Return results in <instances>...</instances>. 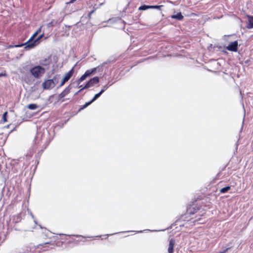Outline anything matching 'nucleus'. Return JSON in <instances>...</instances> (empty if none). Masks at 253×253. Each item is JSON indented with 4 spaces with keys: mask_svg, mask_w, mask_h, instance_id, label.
I'll use <instances>...</instances> for the list:
<instances>
[{
    "mask_svg": "<svg viewBox=\"0 0 253 253\" xmlns=\"http://www.w3.org/2000/svg\"><path fill=\"white\" fill-rule=\"evenodd\" d=\"M30 73L35 78L39 79L45 73V69L42 67L38 65L32 68Z\"/></svg>",
    "mask_w": 253,
    "mask_h": 253,
    "instance_id": "f257e3e1",
    "label": "nucleus"
},
{
    "mask_svg": "<svg viewBox=\"0 0 253 253\" xmlns=\"http://www.w3.org/2000/svg\"><path fill=\"white\" fill-rule=\"evenodd\" d=\"M38 33L35 32L32 36L29 39V40L24 43V45H25V48H33L37 45V39L34 40L35 37L37 36Z\"/></svg>",
    "mask_w": 253,
    "mask_h": 253,
    "instance_id": "f03ea898",
    "label": "nucleus"
},
{
    "mask_svg": "<svg viewBox=\"0 0 253 253\" xmlns=\"http://www.w3.org/2000/svg\"><path fill=\"white\" fill-rule=\"evenodd\" d=\"M97 70V68H93L90 70H86L84 74H83L78 80V84H80L82 81L84 80L86 78L91 76L93 75Z\"/></svg>",
    "mask_w": 253,
    "mask_h": 253,
    "instance_id": "7ed1b4c3",
    "label": "nucleus"
},
{
    "mask_svg": "<svg viewBox=\"0 0 253 253\" xmlns=\"http://www.w3.org/2000/svg\"><path fill=\"white\" fill-rule=\"evenodd\" d=\"M55 78L56 77L55 76L53 79L47 80L44 82L42 84L43 89H50L51 88L54 87L55 85V83L54 81V80L56 81Z\"/></svg>",
    "mask_w": 253,
    "mask_h": 253,
    "instance_id": "20e7f679",
    "label": "nucleus"
},
{
    "mask_svg": "<svg viewBox=\"0 0 253 253\" xmlns=\"http://www.w3.org/2000/svg\"><path fill=\"white\" fill-rule=\"evenodd\" d=\"M105 91V89H101V91L96 94L93 98L89 102H86L79 110V111H81L82 110H83L84 109L87 107L88 106H89L90 104H91L93 102H94L96 99H97Z\"/></svg>",
    "mask_w": 253,
    "mask_h": 253,
    "instance_id": "39448f33",
    "label": "nucleus"
},
{
    "mask_svg": "<svg viewBox=\"0 0 253 253\" xmlns=\"http://www.w3.org/2000/svg\"><path fill=\"white\" fill-rule=\"evenodd\" d=\"M200 210V209L198 208L196 205H191L187 209V212L188 214H189L190 215H194L195 214H196V215L195 216V218L197 217V214L199 212Z\"/></svg>",
    "mask_w": 253,
    "mask_h": 253,
    "instance_id": "423d86ee",
    "label": "nucleus"
},
{
    "mask_svg": "<svg viewBox=\"0 0 253 253\" xmlns=\"http://www.w3.org/2000/svg\"><path fill=\"white\" fill-rule=\"evenodd\" d=\"M99 79L98 77H95L90 79L89 81L85 84V88H89L91 86H92L95 84H97L99 83Z\"/></svg>",
    "mask_w": 253,
    "mask_h": 253,
    "instance_id": "0eeeda50",
    "label": "nucleus"
},
{
    "mask_svg": "<svg viewBox=\"0 0 253 253\" xmlns=\"http://www.w3.org/2000/svg\"><path fill=\"white\" fill-rule=\"evenodd\" d=\"M226 49L229 51H237L238 50V42L234 41L230 43L227 47Z\"/></svg>",
    "mask_w": 253,
    "mask_h": 253,
    "instance_id": "6e6552de",
    "label": "nucleus"
},
{
    "mask_svg": "<svg viewBox=\"0 0 253 253\" xmlns=\"http://www.w3.org/2000/svg\"><path fill=\"white\" fill-rule=\"evenodd\" d=\"M75 66L67 73H66L63 79L68 82L74 73Z\"/></svg>",
    "mask_w": 253,
    "mask_h": 253,
    "instance_id": "1a4fd4ad",
    "label": "nucleus"
},
{
    "mask_svg": "<svg viewBox=\"0 0 253 253\" xmlns=\"http://www.w3.org/2000/svg\"><path fill=\"white\" fill-rule=\"evenodd\" d=\"M71 89V87L70 85H69L68 86L66 87L63 91H62L60 94H59V96L60 98H64L65 96H66L69 92Z\"/></svg>",
    "mask_w": 253,
    "mask_h": 253,
    "instance_id": "9d476101",
    "label": "nucleus"
},
{
    "mask_svg": "<svg viewBox=\"0 0 253 253\" xmlns=\"http://www.w3.org/2000/svg\"><path fill=\"white\" fill-rule=\"evenodd\" d=\"M175 244V240L171 239L169 242L168 252L169 253H173L174 252V246Z\"/></svg>",
    "mask_w": 253,
    "mask_h": 253,
    "instance_id": "9b49d317",
    "label": "nucleus"
},
{
    "mask_svg": "<svg viewBox=\"0 0 253 253\" xmlns=\"http://www.w3.org/2000/svg\"><path fill=\"white\" fill-rule=\"evenodd\" d=\"M247 27L249 29H252L253 28V16H248V23Z\"/></svg>",
    "mask_w": 253,
    "mask_h": 253,
    "instance_id": "f8f14e48",
    "label": "nucleus"
},
{
    "mask_svg": "<svg viewBox=\"0 0 253 253\" xmlns=\"http://www.w3.org/2000/svg\"><path fill=\"white\" fill-rule=\"evenodd\" d=\"M171 17L173 19H175L178 20H182L184 18L181 12H178L176 15H173Z\"/></svg>",
    "mask_w": 253,
    "mask_h": 253,
    "instance_id": "ddd939ff",
    "label": "nucleus"
},
{
    "mask_svg": "<svg viewBox=\"0 0 253 253\" xmlns=\"http://www.w3.org/2000/svg\"><path fill=\"white\" fill-rule=\"evenodd\" d=\"M38 106L36 104H30L27 106V108L30 110H35L38 108Z\"/></svg>",
    "mask_w": 253,
    "mask_h": 253,
    "instance_id": "4468645a",
    "label": "nucleus"
},
{
    "mask_svg": "<svg viewBox=\"0 0 253 253\" xmlns=\"http://www.w3.org/2000/svg\"><path fill=\"white\" fill-rule=\"evenodd\" d=\"M231 189V187L229 186H226L225 187L222 188L220 190V192L221 193H225L229 190Z\"/></svg>",
    "mask_w": 253,
    "mask_h": 253,
    "instance_id": "2eb2a0df",
    "label": "nucleus"
},
{
    "mask_svg": "<svg viewBox=\"0 0 253 253\" xmlns=\"http://www.w3.org/2000/svg\"><path fill=\"white\" fill-rule=\"evenodd\" d=\"M23 45H24V43H22L20 44L9 45L6 46V48L8 49L13 47H20L23 46Z\"/></svg>",
    "mask_w": 253,
    "mask_h": 253,
    "instance_id": "dca6fc26",
    "label": "nucleus"
},
{
    "mask_svg": "<svg viewBox=\"0 0 253 253\" xmlns=\"http://www.w3.org/2000/svg\"><path fill=\"white\" fill-rule=\"evenodd\" d=\"M148 9H150V5H143L139 7V10H145Z\"/></svg>",
    "mask_w": 253,
    "mask_h": 253,
    "instance_id": "f3484780",
    "label": "nucleus"
},
{
    "mask_svg": "<svg viewBox=\"0 0 253 253\" xmlns=\"http://www.w3.org/2000/svg\"><path fill=\"white\" fill-rule=\"evenodd\" d=\"M52 245V246H54L53 244H52L50 242H46V243H44L43 244H40L38 245V247H47V245Z\"/></svg>",
    "mask_w": 253,
    "mask_h": 253,
    "instance_id": "a211bd4d",
    "label": "nucleus"
},
{
    "mask_svg": "<svg viewBox=\"0 0 253 253\" xmlns=\"http://www.w3.org/2000/svg\"><path fill=\"white\" fill-rule=\"evenodd\" d=\"M7 112H5L2 115V120L4 123L7 122Z\"/></svg>",
    "mask_w": 253,
    "mask_h": 253,
    "instance_id": "6ab92c4d",
    "label": "nucleus"
},
{
    "mask_svg": "<svg viewBox=\"0 0 253 253\" xmlns=\"http://www.w3.org/2000/svg\"><path fill=\"white\" fill-rule=\"evenodd\" d=\"M162 5H150V9H160Z\"/></svg>",
    "mask_w": 253,
    "mask_h": 253,
    "instance_id": "aec40b11",
    "label": "nucleus"
},
{
    "mask_svg": "<svg viewBox=\"0 0 253 253\" xmlns=\"http://www.w3.org/2000/svg\"><path fill=\"white\" fill-rule=\"evenodd\" d=\"M66 82H67V81L63 79V80L61 81V84L59 85V87H61L62 86H63Z\"/></svg>",
    "mask_w": 253,
    "mask_h": 253,
    "instance_id": "412c9836",
    "label": "nucleus"
},
{
    "mask_svg": "<svg viewBox=\"0 0 253 253\" xmlns=\"http://www.w3.org/2000/svg\"><path fill=\"white\" fill-rule=\"evenodd\" d=\"M7 74L5 72H4V73H0V77H7Z\"/></svg>",
    "mask_w": 253,
    "mask_h": 253,
    "instance_id": "4be33fe9",
    "label": "nucleus"
},
{
    "mask_svg": "<svg viewBox=\"0 0 253 253\" xmlns=\"http://www.w3.org/2000/svg\"><path fill=\"white\" fill-rule=\"evenodd\" d=\"M229 249L230 248H227L224 250L223 251H222V252H220L219 253H226Z\"/></svg>",
    "mask_w": 253,
    "mask_h": 253,
    "instance_id": "5701e85b",
    "label": "nucleus"
},
{
    "mask_svg": "<svg viewBox=\"0 0 253 253\" xmlns=\"http://www.w3.org/2000/svg\"><path fill=\"white\" fill-rule=\"evenodd\" d=\"M229 249L230 248H227L224 250L223 251H222V252H220L219 253H226Z\"/></svg>",
    "mask_w": 253,
    "mask_h": 253,
    "instance_id": "b1692460",
    "label": "nucleus"
},
{
    "mask_svg": "<svg viewBox=\"0 0 253 253\" xmlns=\"http://www.w3.org/2000/svg\"><path fill=\"white\" fill-rule=\"evenodd\" d=\"M43 36V34H42L38 38H37V42L41 39L42 38V37Z\"/></svg>",
    "mask_w": 253,
    "mask_h": 253,
    "instance_id": "393cba45",
    "label": "nucleus"
},
{
    "mask_svg": "<svg viewBox=\"0 0 253 253\" xmlns=\"http://www.w3.org/2000/svg\"><path fill=\"white\" fill-rule=\"evenodd\" d=\"M86 88H85V85H84L83 87H82L81 89H80L78 91V92L77 93H77H78L79 92H81V91H83L84 89H86Z\"/></svg>",
    "mask_w": 253,
    "mask_h": 253,
    "instance_id": "a878e982",
    "label": "nucleus"
},
{
    "mask_svg": "<svg viewBox=\"0 0 253 253\" xmlns=\"http://www.w3.org/2000/svg\"><path fill=\"white\" fill-rule=\"evenodd\" d=\"M53 21H51L50 23H49L47 25V26L48 27H50L51 26H52L53 25Z\"/></svg>",
    "mask_w": 253,
    "mask_h": 253,
    "instance_id": "bb28decb",
    "label": "nucleus"
},
{
    "mask_svg": "<svg viewBox=\"0 0 253 253\" xmlns=\"http://www.w3.org/2000/svg\"><path fill=\"white\" fill-rule=\"evenodd\" d=\"M41 27L40 28H39V29L36 31V32H37V33H38V34L39 33H40L41 32Z\"/></svg>",
    "mask_w": 253,
    "mask_h": 253,
    "instance_id": "cd10ccee",
    "label": "nucleus"
},
{
    "mask_svg": "<svg viewBox=\"0 0 253 253\" xmlns=\"http://www.w3.org/2000/svg\"><path fill=\"white\" fill-rule=\"evenodd\" d=\"M95 11V10H93L91 11H90L89 13V16L90 17L91 15Z\"/></svg>",
    "mask_w": 253,
    "mask_h": 253,
    "instance_id": "c85d7f7f",
    "label": "nucleus"
},
{
    "mask_svg": "<svg viewBox=\"0 0 253 253\" xmlns=\"http://www.w3.org/2000/svg\"><path fill=\"white\" fill-rule=\"evenodd\" d=\"M108 86L105 85V86H103V88L102 89H105V90L106 89H107L108 88Z\"/></svg>",
    "mask_w": 253,
    "mask_h": 253,
    "instance_id": "c756f323",
    "label": "nucleus"
},
{
    "mask_svg": "<svg viewBox=\"0 0 253 253\" xmlns=\"http://www.w3.org/2000/svg\"><path fill=\"white\" fill-rule=\"evenodd\" d=\"M76 0H71L68 3H72L74 2Z\"/></svg>",
    "mask_w": 253,
    "mask_h": 253,
    "instance_id": "7c9ffc66",
    "label": "nucleus"
},
{
    "mask_svg": "<svg viewBox=\"0 0 253 253\" xmlns=\"http://www.w3.org/2000/svg\"><path fill=\"white\" fill-rule=\"evenodd\" d=\"M191 15H196V14H195V13H192V14H191Z\"/></svg>",
    "mask_w": 253,
    "mask_h": 253,
    "instance_id": "2f4dec72",
    "label": "nucleus"
},
{
    "mask_svg": "<svg viewBox=\"0 0 253 253\" xmlns=\"http://www.w3.org/2000/svg\"><path fill=\"white\" fill-rule=\"evenodd\" d=\"M201 215V214L200 213H198V215L200 216Z\"/></svg>",
    "mask_w": 253,
    "mask_h": 253,
    "instance_id": "473e14b6",
    "label": "nucleus"
},
{
    "mask_svg": "<svg viewBox=\"0 0 253 253\" xmlns=\"http://www.w3.org/2000/svg\"><path fill=\"white\" fill-rule=\"evenodd\" d=\"M200 219V218H198V219H197V221H198V220Z\"/></svg>",
    "mask_w": 253,
    "mask_h": 253,
    "instance_id": "72a5a7b5",
    "label": "nucleus"
},
{
    "mask_svg": "<svg viewBox=\"0 0 253 253\" xmlns=\"http://www.w3.org/2000/svg\"><path fill=\"white\" fill-rule=\"evenodd\" d=\"M200 219V218H198V219H197V221H198V220Z\"/></svg>",
    "mask_w": 253,
    "mask_h": 253,
    "instance_id": "f704fd0d",
    "label": "nucleus"
},
{
    "mask_svg": "<svg viewBox=\"0 0 253 253\" xmlns=\"http://www.w3.org/2000/svg\"><path fill=\"white\" fill-rule=\"evenodd\" d=\"M200 219V218H198V219H197V221H198V220Z\"/></svg>",
    "mask_w": 253,
    "mask_h": 253,
    "instance_id": "c9c22d12",
    "label": "nucleus"
}]
</instances>
